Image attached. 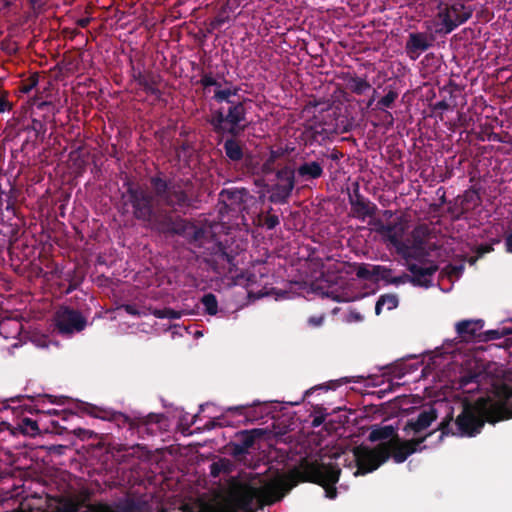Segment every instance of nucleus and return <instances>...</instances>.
Listing matches in <instances>:
<instances>
[{
    "label": "nucleus",
    "mask_w": 512,
    "mask_h": 512,
    "mask_svg": "<svg viewBox=\"0 0 512 512\" xmlns=\"http://www.w3.org/2000/svg\"><path fill=\"white\" fill-rule=\"evenodd\" d=\"M150 189L138 183L127 182L122 193L123 208L132 216L155 231L179 236L195 248L210 251L217 260L225 261L229 272L237 268L236 254L228 251L224 244L215 239L212 228L184 218L198 209L199 194L190 179H170L165 172L158 170L148 179Z\"/></svg>",
    "instance_id": "f257e3e1"
},
{
    "label": "nucleus",
    "mask_w": 512,
    "mask_h": 512,
    "mask_svg": "<svg viewBox=\"0 0 512 512\" xmlns=\"http://www.w3.org/2000/svg\"><path fill=\"white\" fill-rule=\"evenodd\" d=\"M341 469L335 463L304 459L284 478L268 480L258 473H249L244 479H232L223 498L207 508V512H257L281 500L299 482L322 486L329 499L337 496L336 483Z\"/></svg>",
    "instance_id": "f03ea898"
},
{
    "label": "nucleus",
    "mask_w": 512,
    "mask_h": 512,
    "mask_svg": "<svg viewBox=\"0 0 512 512\" xmlns=\"http://www.w3.org/2000/svg\"><path fill=\"white\" fill-rule=\"evenodd\" d=\"M512 418V408L508 406V400L490 397H480L474 402L464 401L461 413L453 422V411L451 410L440 422L439 441L447 435L462 437H475L479 434L485 423L495 424L499 421Z\"/></svg>",
    "instance_id": "7ed1b4c3"
},
{
    "label": "nucleus",
    "mask_w": 512,
    "mask_h": 512,
    "mask_svg": "<svg viewBox=\"0 0 512 512\" xmlns=\"http://www.w3.org/2000/svg\"><path fill=\"white\" fill-rule=\"evenodd\" d=\"M240 90L239 86H232L214 91L213 99L217 103L226 104L212 112L207 120L213 132L219 136L240 137L249 125L246 106L251 100L239 96Z\"/></svg>",
    "instance_id": "20e7f679"
},
{
    "label": "nucleus",
    "mask_w": 512,
    "mask_h": 512,
    "mask_svg": "<svg viewBox=\"0 0 512 512\" xmlns=\"http://www.w3.org/2000/svg\"><path fill=\"white\" fill-rule=\"evenodd\" d=\"M474 8L465 5L460 1L454 3L440 2L438 4V12L436 15L439 31L445 34L451 33L458 26L467 22L473 15Z\"/></svg>",
    "instance_id": "39448f33"
},
{
    "label": "nucleus",
    "mask_w": 512,
    "mask_h": 512,
    "mask_svg": "<svg viewBox=\"0 0 512 512\" xmlns=\"http://www.w3.org/2000/svg\"><path fill=\"white\" fill-rule=\"evenodd\" d=\"M357 471L355 475H365L375 471L389 459L387 444H378L375 448L360 446L354 450Z\"/></svg>",
    "instance_id": "423d86ee"
},
{
    "label": "nucleus",
    "mask_w": 512,
    "mask_h": 512,
    "mask_svg": "<svg viewBox=\"0 0 512 512\" xmlns=\"http://www.w3.org/2000/svg\"><path fill=\"white\" fill-rule=\"evenodd\" d=\"M310 155V153L303 154L294 167L299 183H313L324 176L325 152L314 154L313 159Z\"/></svg>",
    "instance_id": "0eeeda50"
},
{
    "label": "nucleus",
    "mask_w": 512,
    "mask_h": 512,
    "mask_svg": "<svg viewBox=\"0 0 512 512\" xmlns=\"http://www.w3.org/2000/svg\"><path fill=\"white\" fill-rule=\"evenodd\" d=\"M54 321L61 335H72L81 332L87 325V320L81 312L67 306H62L56 311Z\"/></svg>",
    "instance_id": "6e6552de"
},
{
    "label": "nucleus",
    "mask_w": 512,
    "mask_h": 512,
    "mask_svg": "<svg viewBox=\"0 0 512 512\" xmlns=\"http://www.w3.org/2000/svg\"><path fill=\"white\" fill-rule=\"evenodd\" d=\"M431 434L432 433H429L424 437L410 440H401L399 437H396L390 441H384L381 443L387 444L389 450V458L392 457L394 462L399 464L405 462L406 459L413 453L421 451L422 448L420 445Z\"/></svg>",
    "instance_id": "1a4fd4ad"
},
{
    "label": "nucleus",
    "mask_w": 512,
    "mask_h": 512,
    "mask_svg": "<svg viewBox=\"0 0 512 512\" xmlns=\"http://www.w3.org/2000/svg\"><path fill=\"white\" fill-rule=\"evenodd\" d=\"M406 229V224L402 219H398L397 221L387 224L379 221L376 232L380 234L384 240L389 242L396 249L398 254H404V251L408 249L407 242L403 240Z\"/></svg>",
    "instance_id": "9d476101"
},
{
    "label": "nucleus",
    "mask_w": 512,
    "mask_h": 512,
    "mask_svg": "<svg viewBox=\"0 0 512 512\" xmlns=\"http://www.w3.org/2000/svg\"><path fill=\"white\" fill-rule=\"evenodd\" d=\"M83 410L88 415L99 418L102 420H108L114 422L118 427L129 425V429L133 430L137 427V417L134 419H131L129 416L121 413V412H115L110 411L106 409L99 408L92 404H85L83 407Z\"/></svg>",
    "instance_id": "9b49d317"
},
{
    "label": "nucleus",
    "mask_w": 512,
    "mask_h": 512,
    "mask_svg": "<svg viewBox=\"0 0 512 512\" xmlns=\"http://www.w3.org/2000/svg\"><path fill=\"white\" fill-rule=\"evenodd\" d=\"M429 229L426 225H418L411 232V242L407 240L408 249L400 254L404 259H419L425 255L426 238Z\"/></svg>",
    "instance_id": "f8f14e48"
},
{
    "label": "nucleus",
    "mask_w": 512,
    "mask_h": 512,
    "mask_svg": "<svg viewBox=\"0 0 512 512\" xmlns=\"http://www.w3.org/2000/svg\"><path fill=\"white\" fill-rule=\"evenodd\" d=\"M249 198L251 195L246 188L223 189L219 194L220 202L226 209L233 212L244 211Z\"/></svg>",
    "instance_id": "ddd939ff"
},
{
    "label": "nucleus",
    "mask_w": 512,
    "mask_h": 512,
    "mask_svg": "<svg viewBox=\"0 0 512 512\" xmlns=\"http://www.w3.org/2000/svg\"><path fill=\"white\" fill-rule=\"evenodd\" d=\"M433 44V38L423 32L409 33L405 44V52L411 60H416Z\"/></svg>",
    "instance_id": "4468645a"
},
{
    "label": "nucleus",
    "mask_w": 512,
    "mask_h": 512,
    "mask_svg": "<svg viewBox=\"0 0 512 512\" xmlns=\"http://www.w3.org/2000/svg\"><path fill=\"white\" fill-rule=\"evenodd\" d=\"M407 269L412 274L411 284L428 288L432 285V276L437 272L438 266L432 263L427 266L408 263Z\"/></svg>",
    "instance_id": "2eb2a0df"
},
{
    "label": "nucleus",
    "mask_w": 512,
    "mask_h": 512,
    "mask_svg": "<svg viewBox=\"0 0 512 512\" xmlns=\"http://www.w3.org/2000/svg\"><path fill=\"white\" fill-rule=\"evenodd\" d=\"M483 327L484 321L482 319L462 320L455 325L458 337L465 342L474 341L476 339L481 341Z\"/></svg>",
    "instance_id": "dca6fc26"
},
{
    "label": "nucleus",
    "mask_w": 512,
    "mask_h": 512,
    "mask_svg": "<svg viewBox=\"0 0 512 512\" xmlns=\"http://www.w3.org/2000/svg\"><path fill=\"white\" fill-rule=\"evenodd\" d=\"M437 419V410L430 406L419 412L416 419H411L407 422L405 429L412 430L414 433H420L428 428L433 421Z\"/></svg>",
    "instance_id": "f3484780"
},
{
    "label": "nucleus",
    "mask_w": 512,
    "mask_h": 512,
    "mask_svg": "<svg viewBox=\"0 0 512 512\" xmlns=\"http://www.w3.org/2000/svg\"><path fill=\"white\" fill-rule=\"evenodd\" d=\"M485 375L481 371H468L459 377V389L463 393H475L480 388V383Z\"/></svg>",
    "instance_id": "a211bd4d"
},
{
    "label": "nucleus",
    "mask_w": 512,
    "mask_h": 512,
    "mask_svg": "<svg viewBox=\"0 0 512 512\" xmlns=\"http://www.w3.org/2000/svg\"><path fill=\"white\" fill-rule=\"evenodd\" d=\"M254 406H256L255 403L252 405L251 404H241V405H237V406H231V407H228L225 410V412L227 414L243 416L244 419L242 420V422L252 423L262 417V415L257 412V410Z\"/></svg>",
    "instance_id": "6ab92c4d"
},
{
    "label": "nucleus",
    "mask_w": 512,
    "mask_h": 512,
    "mask_svg": "<svg viewBox=\"0 0 512 512\" xmlns=\"http://www.w3.org/2000/svg\"><path fill=\"white\" fill-rule=\"evenodd\" d=\"M265 435V430L254 428L251 430H243L236 435V441L239 445L249 453V449L255 444V441Z\"/></svg>",
    "instance_id": "aec40b11"
},
{
    "label": "nucleus",
    "mask_w": 512,
    "mask_h": 512,
    "mask_svg": "<svg viewBox=\"0 0 512 512\" xmlns=\"http://www.w3.org/2000/svg\"><path fill=\"white\" fill-rule=\"evenodd\" d=\"M238 137L229 136L224 142L223 148L226 154V157L234 162H240L244 159V149L243 145L237 140Z\"/></svg>",
    "instance_id": "412c9836"
},
{
    "label": "nucleus",
    "mask_w": 512,
    "mask_h": 512,
    "mask_svg": "<svg viewBox=\"0 0 512 512\" xmlns=\"http://www.w3.org/2000/svg\"><path fill=\"white\" fill-rule=\"evenodd\" d=\"M396 437H399L396 428L393 425H385V426H377L375 425L369 436L368 439L371 442H377V441H390Z\"/></svg>",
    "instance_id": "4be33fe9"
},
{
    "label": "nucleus",
    "mask_w": 512,
    "mask_h": 512,
    "mask_svg": "<svg viewBox=\"0 0 512 512\" xmlns=\"http://www.w3.org/2000/svg\"><path fill=\"white\" fill-rule=\"evenodd\" d=\"M293 190L294 189L280 183H275L270 190L268 200L274 204H286L288 203Z\"/></svg>",
    "instance_id": "5701e85b"
},
{
    "label": "nucleus",
    "mask_w": 512,
    "mask_h": 512,
    "mask_svg": "<svg viewBox=\"0 0 512 512\" xmlns=\"http://www.w3.org/2000/svg\"><path fill=\"white\" fill-rule=\"evenodd\" d=\"M351 210L355 218L364 221L367 217L375 216L377 206L369 199H366L360 203H353V208H351Z\"/></svg>",
    "instance_id": "b1692460"
},
{
    "label": "nucleus",
    "mask_w": 512,
    "mask_h": 512,
    "mask_svg": "<svg viewBox=\"0 0 512 512\" xmlns=\"http://www.w3.org/2000/svg\"><path fill=\"white\" fill-rule=\"evenodd\" d=\"M276 179L277 183H280L291 189H294L295 184L299 183L295 169L288 165H285L276 171Z\"/></svg>",
    "instance_id": "393cba45"
},
{
    "label": "nucleus",
    "mask_w": 512,
    "mask_h": 512,
    "mask_svg": "<svg viewBox=\"0 0 512 512\" xmlns=\"http://www.w3.org/2000/svg\"><path fill=\"white\" fill-rule=\"evenodd\" d=\"M481 203V198L477 191L468 190L464 193L461 201V206L459 208L456 219H459L463 214H465L471 207L475 208Z\"/></svg>",
    "instance_id": "a878e982"
},
{
    "label": "nucleus",
    "mask_w": 512,
    "mask_h": 512,
    "mask_svg": "<svg viewBox=\"0 0 512 512\" xmlns=\"http://www.w3.org/2000/svg\"><path fill=\"white\" fill-rule=\"evenodd\" d=\"M347 88L356 95H363L371 89V84L358 76H350L347 79Z\"/></svg>",
    "instance_id": "bb28decb"
},
{
    "label": "nucleus",
    "mask_w": 512,
    "mask_h": 512,
    "mask_svg": "<svg viewBox=\"0 0 512 512\" xmlns=\"http://www.w3.org/2000/svg\"><path fill=\"white\" fill-rule=\"evenodd\" d=\"M399 304V299L396 294H384L379 297L375 305V313L379 315L385 306L387 310L395 309Z\"/></svg>",
    "instance_id": "cd10ccee"
},
{
    "label": "nucleus",
    "mask_w": 512,
    "mask_h": 512,
    "mask_svg": "<svg viewBox=\"0 0 512 512\" xmlns=\"http://www.w3.org/2000/svg\"><path fill=\"white\" fill-rule=\"evenodd\" d=\"M138 85L141 86L147 94L154 95L157 99L162 95V92L158 88V81L152 73L147 74L145 79Z\"/></svg>",
    "instance_id": "c85d7f7f"
},
{
    "label": "nucleus",
    "mask_w": 512,
    "mask_h": 512,
    "mask_svg": "<svg viewBox=\"0 0 512 512\" xmlns=\"http://www.w3.org/2000/svg\"><path fill=\"white\" fill-rule=\"evenodd\" d=\"M233 463L227 458H219L218 461L210 465V474L212 477H218L221 473L228 474L232 471Z\"/></svg>",
    "instance_id": "c756f323"
},
{
    "label": "nucleus",
    "mask_w": 512,
    "mask_h": 512,
    "mask_svg": "<svg viewBox=\"0 0 512 512\" xmlns=\"http://www.w3.org/2000/svg\"><path fill=\"white\" fill-rule=\"evenodd\" d=\"M398 95L399 94L396 90L389 89L387 94L376 103V109L384 111L387 108H392L395 100L398 98Z\"/></svg>",
    "instance_id": "7c9ffc66"
},
{
    "label": "nucleus",
    "mask_w": 512,
    "mask_h": 512,
    "mask_svg": "<svg viewBox=\"0 0 512 512\" xmlns=\"http://www.w3.org/2000/svg\"><path fill=\"white\" fill-rule=\"evenodd\" d=\"M372 274H374L376 280H382L387 284H391L393 277V270L391 268L382 265H373Z\"/></svg>",
    "instance_id": "2f4dec72"
},
{
    "label": "nucleus",
    "mask_w": 512,
    "mask_h": 512,
    "mask_svg": "<svg viewBox=\"0 0 512 512\" xmlns=\"http://www.w3.org/2000/svg\"><path fill=\"white\" fill-rule=\"evenodd\" d=\"M201 303L204 305L205 312L209 315H215L218 311V301L213 293H207L201 298Z\"/></svg>",
    "instance_id": "473e14b6"
},
{
    "label": "nucleus",
    "mask_w": 512,
    "mask_h": 512,
    "mask_svg": "<svg viewBox=\"0 0 512 512\" xmlns=\"http://www.w3.org/2000/svg\"><path fill=\"white\" fill-rule=\"evenodd\" d=\"M322 131H319L314 126H309L305 128V130L302 132L301 138L305 145L313 144L314 142L319 141V136H321Z\"/></svg>",
    "instance_id": "72a5a7b5"
},
{
    "label": "nucleus",
    "mask_w": 512,
    "mask_h": 512,
    "mask_svg": "<svg viewBox=\"0 0 512 512\" xmlns=\"http://www.w3.org/2000/svg\"><path fill=\"white\" fill-rule=\"evenodd\" d=\"M511 332L512 331L508 328L487 330L482 332L481 341L487 342L490 340L500 339L511 334Z\"/></svg>",
    "instance_id": "f704fd0d"
},
{
    "label": "nucleus",
    "mask_w": 512,
    "mask_h": 512,
    "mask_svg": "<svg viewBox=\"0 0 512 512\" xmlns=\"http://www.w3.org/2000/svg\"><path fill=\"white\" fill-rule=\"evenodd\" d=\"M494 394L497 398L510 400L512 398V382H503L494 386Z\"/></svg>",
    "instance_id": "c9c22d12"
},
{
    "label": "nucleus",
    "mask_w": 512,
    "mask_h": 512,
    "mask_svg": "<svg viewBox=\"0 0 512 512\" xmlns=\"http://www.w3.org/2000/svg\"><path fill=\"white\" fill-rule=\"evenodd\" d=\"M151 313L159 319H179L181 317V312L172 308H155L151 311Z\"/></svg>",
    "instance_id": "e433bc0d"
},
{
    "label": "nucleus",
    "mask_w": 512,
    "mask_h": 512,
    "mask_svg": "<svg viewBox=\"0 0 512 512\" xmlns=\"http://www.w3.org/2000/svg\"><path fill=\"white\" fill-rule=\"evenodd\" d=\"M227 452L236 460L241 461L248 454L235 440L226 446Z\"/></svg>",
    "instance_id": "4c0bfd02"
},
{
    "label": "nucleus",
    "mask_w": 512,
    "mask_h": 512,
    "mask_svg": "<svg viewBox=\"0 0 512 512\" xmlns=\"http://www.w3.org/2000/svg\"><path fill=\"white\" fill-rule=\"evenodd\" d=\"M163 419V415L161 414H155V413H150L146 416H140V417H137V427H140V426H147L149 424H153V423H160V421Z\"/></svg>",
    "instance_id": "58836bf2"
},
{
    "label": "nucleus",
    "mask_w": 512,
    "mask_h": 512,
    "mask_svg": "<svg viewBox=\"0 0 512 512\" xmlns=\"http://www.w3.org/2000/svg\"><path fill=\"white\" fill-rule=\"evenodd\" d=\"M21 428L23 429L24 433L30 435H35L39 431L37 421L28 417H25L21 420Z\"/></svg>",
    "instance_id": "ea45409f"
},
{
    "label": "nucleus",
    "mask_w": 512,
    "mask_h": 512,
    "mask_svg": "<svg viewBox=\"0 0 512 512\" xmlns=\"http://www.w3.org/2000/svg\"><path fill=\"white\" fill-rule=\"evenodd\" d=\"M83 512H117L111 505L103 502L89 503Z\"/></svg>",
    "instance_id": "a19ab883"
},
{
    "label": "nucleus",
    "mask_w": 512,
    "mask_h": 512,
    "mask_svg": "<svg viewBox=\"0 0 512 512\" xmlns=\"http://www.w3.org/2000/svg\"><path fill=\"white\" fill-rule=\"evenodd\" d=\"M373 265L360 264L356 269V276L359 279L371 280L374 278Z\"/></svg>",
    "instance_id": "79ce46f5"
},
{
    "label": "nucleus",
    "mask_w": 512,
    "mask_h": 512,
    "mask_svg": "<svg viewBox=\"0 0 512 512\" xmlns=\"http://www.w3.org/2000/svg\"><path fill=\"white\" fill-rule=\"evenodd\" d=\"M122 512H139L141 503L138 500L128 498L120 506Z\"/></svg>",
    "instance_id": "37998d69"
},
{
    "label": "nucleus",
    "mask_w": 512,
    "mask_h": 512,
    "mask_svg": "<svg viewBox=\"0 0 512 512\" xmlns=\"http://www.w3.org/2000/svg\"><path fill=\"white\" fill-rule=\"evenodd\" d=\"M273 209L270 207L263 219V225L268 229L272 230L279 225V217L275 214H271Z\"/></svg>",
    "instance_id": "c03bdc74"
},
{
    "label": "nucleus",
    "mask_w": 512,
    "mask_h": 512,
    "mask_svg": "<svg viewBox=\"0 0 512 512\" xmlns=\"http://www.w3.org/2000/svg\"><path fill=\"white\" fill-rule=\"evenodd\" d=\"M73 434L82 441L98 438V434L96 432H94L93 430L84 429V428L74 429Z\"/></svg>",
    "instance_id": "a18cd8bd"
},
{
    "label": "nucleus",
    "mask_w": 512,
    "mask_h": 512,
    "mask_svg": "<svg viewBox=\"0 0 512 512\" xmlns=\"http://www.w3.org/2000/svg\"><path fill=\"white\" fill-rule=\"evenodd\" d=\"M29 128L35 132V136L37 138H44V135L46 133V124L44 122H42L41 120L33 119Z\"/></svg>",
    "instance_id": "49530a36"
},
{
    "label": "nucleus",
    "mask_w": 512,
    "mask_h": 512,
    "mask_svg": "<svg viewBox=\"0 0 512 512\" xmlns=\"http://www.w3.org/2000/svg\"><path fill=\"white\" fill-rule=\"evenodd\" d=\"M200 84L204 87L216 86L217 89H221V84L212 76L211 73H205L201 76Z\"/></svg>",
    "instance_id": "de8ad7c7"
},
{
    "label": "nucleus",
    "mask_w": 512,
    "mask_h": 512,
    "mask_svg": "<svg viewBox=\"0 0 512 512\" xmlns=\"http://www.w3.org/2000/svg\"><path fill=\"white\" fill-rule=\"evenodd\" d=\"M229 19L228 16H222V15H217L210 23H209V27H208V32L211 33L213 32L214 30H217V29H220L222 27V25L227 22Z\"/></svg>",
    "instance_id": "09e8293b"
},
{
    "label": "nucleus",
    "mask_w": 512,
    "mask_h": 512,
    "mask_svg": "<svg viewBox=\"0 0 512 512\" xmlns=\"http://www.w3.org/2000/svg\"><path fill=\"white\" fill-rule=\"evenodd\" d=\"M498 243H500V239H494L492 243L480 244L476 250L477 255L482 257L485 254L492 252L494 250L493 245Z\"/></svg>",
    "instance_id": "8fccbe9b"
},
{
    "label": "nucleus",
    "mask_w": 512,
    "mask_h": 512,
    "mask_svg": "<svg viewBox=\"0 0 512 512\" xmlns=\"http://www.w3.org/2000/svg\"><path fill=\"white\" fill-rule=\"evenodd\" d=\"M367 198H365L361 193H360V190H359V185L356 183L355 184V187L353 189V193L349 194V203L351 205V208H353V203H360V202H363L364 200H366Z\"/></svg>",
    "instance_id": "3c124183"
},
{
    "label": "nucleus",
    "mask_w": 512,
    "mask_h": 512,
    "mask_svg": "<svg viewBox=\"0 0 512 512\" xmlns=\"http://www.w3.org/2000/svg\"><path fill=\"white\" fill-rule=\"evenodd\" d=\"M38 84V75L32 74L27 81L22 85L21 91L23 93L30 92Z\"/></svg>",
    "instance_id": "603ef678"
},
{
    "label": "nucleus",
    "mask_w": 512,
    "mask_h": 512,
    "mask_svg": "<svg viewBox=\"0 0 512 512\" xmlns=\"http://www.w3.org/2000/svg\"><path fill=\"white\" fill-rule=\"evenodd\" d=\"M243 164L245 166V171L247 173H254L256 166L254 165V158L250 154H244V159H242Z\"/></svg>",
    "instance_id": "864d4df0"
},
{
    "label": "nucleus",
    "mask_w": 512,
    "mask_h": 512,
    "mask_svg": "<svg viewBox=\"0 0 512 512\" xmlns=\"http://www.w3.org/2000/svg\"><path fill=\"white\" fill-rule=\"evenodd\" d=\"M81 152L82 148L78 147L77 149L73 150L70 153V158L74 160L79 167L85 165L86 163V160L84 159V157H82Z\"/></svg>",
    "instance_id": "5fc2aeb1"
},
{
    "label": "nucleus",
    "mask_w": 512,
    "mask_h": 512,
    "mask_svg": "<svg viewBox=\"0 0 512 512\" xmlns=\"http://www.w3.org/2000/svg\"><path fill=\"white\" fill-rule=\"evenodd\" d=\"M411 283V275L407 274V273H402L401 275H398V276H393L392 279H391V284L393 285H400V284H405V283Z\"/></svg>",
    "instance_id": "6e6d98bb"
},
{
    "label": "nucleus",
    "mask_w": 512,
    "mask_h": 512,
    "mask_svg": "<svg viewBox=\"0 0 512 512\" xmlns=\"http://www.w3.org/2000/svg\"><path fill=\"white\" fill-rule=\"evenodd\" d=\"M464 270L463 265H448L447 266V273L450 277H459Z\"/></svg>",
    "instance_id": "4d7b16f0"
},
{
    "label": "nucleus",
    "mask_w": 512,
    "mask_h": 512,
    "mask_svg": "<svg viewBox=\"0 0 512 512\" xmlns=\"http://www.w3.org/2000/svg\"><path fill=\"white\" fill-rule=\"evenodd\" d=\"M325 319V316L322 315H315L308 318V324L312 327H319L323 324Z\"/></svg>",
    "instance_id": "13d9d810"
},
{
    "label": "nucleus",
    "mask_w": 512,
    "mask_h": 512,
    "mask_svg": "<svg viewBox=\"0 0 512 512\" xmlns=\"http://www.w3.org/2000/svg\"><path fill=\"white\" fill-rule=\"evenodd\" d=\"M127 314L132 316H139L140 312L138 311L136 305L134 304H124L121 307Z\"/></svg>",
    "instance_id": "bf43d9fd"
},
{
    "label": "nucleus",
    "mask_w": 512,
    "mask_h": 512,
    "mask_svg": "<svg viewBox=\"0 0 512 512\" xmlns=\"http://www.w3.org/2000/svg\"><path fill=\"white\" fill-rule=\"evenodd\" d=\"M450 109V104L446 101V99H442L441 101L436 102L433 104V110L437 111H445Z\"/></svg>",
    "instance_id": "052dcab7"
},
{
    "label": "nucleus",
    "mask_w": 512,
    "mask_h": 512,
    "mask_svg": "<svg viewBox=\"0 0 512 512\" xmlns=\"http://www.w3.org/2000/svg\"><path fill=\"white\" fill-rule=\"evenodd\" d=\"M342 157H343V153L337 149H333L330 154L325 153V159L328 158V159H331L332 161H338Z\"/></svg>",
    "instance_id": "680f3d73"
},
{
    "label": "nucleus",
    "mask_w": 512,
    "mask_h": 512,
    "mask_svg": "<svg viewBox=\"0 0 512 512\" xmlns=\"http://www.w3.org/2000/svg\"><path fill=\"white\" fill-rule=\"evenodd\" d=\"M147 74H144L141 71H135L134 67L132 68V78L134 81H136L138 84L145 79Z\"/></svg>",
    "instance_id": "e2e57ef3"
},
{
    "label": "nucleus",
    "mask_w": 512,
    "mask_h": 512,
    "mask_svg": "<svg viewBox=\"0 0 512 512\" xmlns=\"http://www.w3.org/2000/svg\"><path fill=\"white\" fill-rule=\"evenodd\" d=\"M11 109V105L4 96H0V113L5 112L6 110Z\"/></svg>",
    "instance_id": "0e129e2a"
},
{
    "label": "nucleus",
    "mask_w": 512,
    "mask_h": 512,
    "mask_svg": "<svg viewBox=\"0 0 512 512\" xmlns=\"http://www.w3.org/2000/svg\"><path fill=\"white\" fill-rule=\"evenodd\" d=\"M190 149V144L187 143V142H183L177 149H176V153H177V156L180 158L181 157V154L182 153H185L186 151H188Z\"/></svg>",
    "instance_id": "69168bd1"
},
{
    "label": "nucleus",
    "mask_w": 512,
    "mask_h": 512,
    "mask_svg": "<svg viewBox=\"0 0 512 512\" xmlns=\"http://www.w3.org/2000/svg\"><path fill=\"white\" fill-rule=\"evenodd\" d=\"M506 251L512 253V229L511 232L506 236L505 239Z\"/></svg>",
    "instance_id": "338daca9"
},
{
    "label": "nucleus",
    "mask_w": 512,
    "mask_h": 512,
    "mask_svg": "<svg viewBox=\"0 0 512 512\" xmlns=\"http://www.w3.org/2000/svg\"><path fill=\"white\" fill-rule=\"evenodd\" d=\"M65 512H78V504L69 502L65 505Z\"/></svg>",
    "instance_id": "774afa93"
}]
</instances>
